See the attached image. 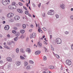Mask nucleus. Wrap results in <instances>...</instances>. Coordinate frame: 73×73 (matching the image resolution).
<instances>
[{
	"label": "nucleus",
	"mask_w": 73,
	"mask_h": 73,
	"mask_svg": "<svg viewBox=\"0 0 73 73\" xmlns=\"http://www.w3.org/2000/svg\"><path fill=\"white\" fill-rule=\"evenodd\" d=\"M17 11L18 12H19V13H23V12L20 9H18Z\"/></svg>",
	"instance_id": "17"
},
{
	"label": "nucleus",
	"mask_w": 73,
	"mask_h": 73,
	"mask_svg": "<svg viewBox=\"0 0 73 73\" xmlns=\"http://www.w3.org/2000/svg\"><path fill=\"white\" fill-rule=\"evenodd\" d=\"M26 5H27V7H28V3H27V4H26Z\"/></svg>",
	"instance_id": "59"
},
{
	"label": "nucleus",
	"mask_w": 73,
	"mask_h": 73,
	"mask_svg": "<svg viewBox=\"0 0 73 73\" xmlns=\"http://www.w3.org/2000/svg\"><path fill=\"white\" fill-rule=\"evenodd\" d=\"M33 6L34 8L36 7V5L34 3H33Z\"/></svg>",
	"instance_id": "30"
},
{
	"label": "nucleus",
	"mask_w": 73,
	"mask_h": 73,
	"mask_svg": "<svg viewBox=\"0 0 73 73\" xmlns=\"http://www.w3.org/2000/svg\"><path fill=\"white\" fill-rule=\"evenodd\" d=\"M22 27L23 29H25L26 27V25L25 24H23L22 25Z\"/></svg>",
	"instance_id": "20"
},
{
	"label": "nucleus",
	"mask_w": 73,
	"mask_h": 73,
	"mask_svg": "<svg viewBox=\"0 0 73 73\" xmlns=\"http://www.w3.org/2000/svg\"><path fill=\"white\" fill-rule=\"evenodd\" d=\"M60 7L62 9H65V5H64V4H62L60 5Z\"/></svg>",
	"instance_id": "15"
},
{
	"label": "nucleus",
	"mask_w": 73,
	"mask_h": 73,
	"mask_svg": "<svg viewBox=\"0 0 73 73\" xmlns=\"http://www.w3.org/2000/svg\"><path fill=\"white\" fill-rule=\"evenodd\" d=\"M54 68V66H51V67L50 68V69H53Z\"/></svg>",
	"instance_id": "36"
},
{
	"label": "nucleus",
	"mask_w": 73,
	"mask_h": 73,
	"mask_svg": "<svg viewBox=\"0 0 73 73\" xmlns=\"http://www.w3.org/2000/svg\"><path fill=\"white\" fill-rule=\"evenodd\" d=\"M41 5V3H40L39 5H38V7H40V6Z\"/></svg>",
	"instance_id": "48"
},
{
	"label": "nucleus",
	"mask_w": 73,
	"mask_h": 73,
	"mask_svg": "<svg viewBox=\"0 0 73 73\" xmlns=\"http://www.w3.org/2000/svg\"><path fill=\"white\" fill-rule=\"evenodd\" d=\"M19 5H23V4H22L21 2H19Z\"/></svg>",
	"instance_id": "38"
},
{
	"label": "nucleus",
	"mask_w": 73,
	"mask_h": 73,
	"mask_svg": "<svg viewBox=\"0 0 73 73\" xmlns=\"http://www.w3.org/2000/svg\"><path fill=\"white\" fill-rule=\"evenodd\" d=\"M47 60V58H46V56H44V59L43 60H44V61H46Z\"/></svg>",
	"instance_id": "22"
},
{
	"label": "nucleus",
	"mask_w": 73,
	"mask_h": 73,
	"mask_svg": "<svg viewBox=\"0 0 73 73\" xmlns=\"http://www.w3.org/2000/svg\"><path fill=\"white\" fill-rule=\"evenodd\" d=\"M14 19L15 20H18L20 19V17L18 15H16Z\"/></svg>",
	"instance_id": "7"
},
{
	"label": "nucleus",
	"mask_w": 73,
	"mask_h": 73,
	"mask_svg": "<svg viewBox=\"0 0 73 73\" xmlns=\"http://www.w3.org/2000/svg\"><path fill=\"white\" fill-rule=\"evenodd\" d=\"M20 58L21 59H22V60H24L25 59V58L23 57L22 56H20Z\"/></svg>",
	"instance_id": "21"
},
{
	"label": "nucleus",
	"mask_w": 73,
	"mask_h": 73,
	"mask_svg": "<svg viewBox=\"0 0 73 73\" xmlns=\"http://www.w3.org/2000/svg\"><path fill=\"white\" fill-rule=\"evenodd\" d=\"M2 3L4 5H8L10 3L9 0H2Z\"/></svg>",
	"instance_id": "1"
},
{
	"label": "nucleus",
	"mask_w": 73,
	"mask_h": 73,
	"mask_svg": "<svg viewBox=\"0 0 73 73\" xmlns=\"http://www.w3.org/2000/svg\"><path fill=\"white\" fill-rule=\"evenodd\" d=\"M29 16H30V17H31V14H29Z\"/></svg>",
	"instance_id": "56"
},
{
	"label": "nucleus",
	"mask_w": 73,
	"mask_h": 73,
	"mask_svg": "<svg viewBox=\"0 0 73 73\" xmlns=\"http://www.w3.org/2000/svg\"><path fill=\"white\" fill-rule=\"evenodd\" d=\"M56 41L57 44H61V39L60 38H56Z\"/></svg>",
	"instance_id": "3"
},
{
	"label": "nucleus",
	"mask_w": 73,
	"mask_h": 73,
	"mask_svg": "<svg viewBox=\"0 0 73 73\" xmlns=\"http://www.w3.org/2000/svg\"><path fill=\"white\" fill-rule=\"evenodd\" d=\"M40 53H41V51H37L35 52V54H36V55H37L40 54Z\"/></svg>",
	"instance_id": "12"
},
{
	"label": "nucleus",
	"mask_w": 73,
	"mask_h": 73,
	"mask_svg": "<svg viewBox=\"0 0 73 73\" xmlns=\"http://www.w3.org/2000/svg\"><path fill=\"white\" fill-rule=\"evenodd\" d=\"M13 9H16V5H14L13 6Z\"/></svg>",
	"instance_id": "31"
},
{
	"label": "nucleus",
	"mask_w": 73,
	"mask_h": 73,
	"mask_svg": "<svg viewBox=\"0 0 73 73\" xmlns=\"http://www.w3.org/2000/svg\"><path fill=\"white\" fill-rule=\"evenodd\" d=\"M56 18H58L59 17V16L58 15L56 14Z\"/></svg>",
	"instance_id": "33"
},
{
	"label": "nucleus",
	"mask_w": 73,
	"mask_h": 73,
	"mask_svg": "<svg viewBox=\"0 0 73 73\" xmlns=\"http://www.w3.org/2000/svg\"><path fill=\"white\" fill-rule=\"evenodd\" d=\"M51 48L52 50V51H54V48H53V46H52V45L51 46Z\"/></svg>",
	"instance_id": "32"
},
{
	"label": "nucleus",
	"mask_w": 73,
	"mask_h": 73,
	"mask_svg": "<svg viewBox=\"0 0 73 73\" xmlns=\"http://www.w3.org/2000/svg\"><path fill=\"white\" fill-rule=\"evenodd\" d=\"M71 10L72 11H73V8H72L71 9Z\"/></svg>",
	"instance_id": "64"
},
{
	"label": "nucleus",
	"mask_w": 73,
	"mask_h": 73,
	"mask_svg": "<svg viewBox=\"0 0 73 73\" xmlns=\"http://www.w3.org/2000/svg\"><path fill=\"white\" fill-rule=\"evenodd\" d=\"M12 5L13 6V5H15V4H16V3H15V2H13L12 3Z\"/></svg>",
	"instance_id": "35"
},
{
	"label": "nucleus",
	"mask_w": 73,
	"mask_h": 73,
	"mask_svg": "<svg viewBox=\"0 0 73 73\" xmlns=\"http://www.w3.org/2000/svg\"><path fill=\"white\" fill-rule=\"evenodd\" d=\"M21 1L23 2V3H24L25 2V1H24L23 0H21Z\"/></svg>",
	"instance_id": "58"
},
{
	"label": "nucleus",
	"mask_w": 73,
	"mask_h": 73,
	"mask_svg": "<svg viewBox=\"0 0 73 73\" xmlns=\"http://www.w3.org/2000/svg\"><path fill=\"white\" fill-rule=\"evenodd\" d=\"M14 29H15V30H17V28L16 27H14L13 28Z\"/></svg>",
	"instance_id": "39"
},
{
	"label": "nucleus",
	"mask_w": 73,
	"mask_h": 73,
	"mask_svg": "<svg viewBox=\"0 0 73 73\" xmlns=\"http://www.w3.org/2000/svg\"><path fill=\"white\" fill-rule=\"evenodd\" d=\"M24 56L25 57H27V56L25 54L24 55Z\"/></svg>",
	"instance_id": "57"
},
{
	"label": "nucleus",
	"mask_w": 73,
	"mask_h": 73,
	"mask_svg": "<svg viewBox=\"0 0 73 73\" xmlns=\"http://www.w3.org/2000/svg\"><path fill=\"white\" fill-rule=\"evenodd\" d=\"M31 28H33V25H31Z\"/></svg>",
	"instance_id": "50"
},
{
	"label": "nucleus",
	"mask_w": 73,
	"mask_h": 73,
	"mask_svg": "<svg viewBox=\"0 0 73 73\" xmlns=\"http://www.w3.org/2000/svg\"><path fill=\"white\" fill-rule=\"evenodd\" d=\"M5 29L7 31H8L9 29V26L8 25H6L4 27Z\"/></svg>",
	"instance_id": "8"
},
{
	"label": "nucleus",
	"mask_w": 73,
	"mask_h": 73,
	"mask_svg": "<svg viewBox=\"0 0 73 73\" xmlns=\"http://www.w3.org/2000/svg\"><path fill=\"white\" fill-rule=\"evenodd\" d=\"M38 46L39 48H41L42 47V44L40 42H38Z\"/></svg>",
	"instance_id": "10"
},
{
	"label": "nucleus",
	"mask_w": 73,
	"mask_h": 73,
	"mask_svg": "<svg viewBox=\"0 0 73 73\" xmlns=\"http://www.w3.org/2000/svg\"><path fill=\"white\" fill-rule=\"evenodd\" d=\"M16 52L17 53H19V48H17L16 49Z\"/></svg>",
	"instance_id": "27"
},
{
	"label": "nucleus",
	"mask_w": 73,
	"mask_h": 73,
	"mask_svg": "<svg viewBox=\"0 0 73 73\" xmlns=\"http://www.w3.org/2000/svg\"><path fill=\"white\" fill-rule=\"evenodd\" d=\"M7 36L8 37H10V35H9V34L7 35Z\"/></svg>",
	"instance_id": "51"
},
{
	"label": "nucleus",
	"mask_w": 73,
	"mask_h": 73,
	"mask_svg": "<svg viewBox=\"0 0 73 73\" xmlns=\"http://www.w3.org/2000/svg\"><path fill=\"white\" fill-rule=\"evenodd\" d=\"M54 13V11L53 10H49L48 13V14L49 15H53Z\"/></svg>",
	"instance_id": "2"
},
{
	"label": "nucleus",
	"mask_w": 73,
	"mask_h": 73,
	"mask_svg": "<svg viewBox=\"0 0 73 73\" xmlns=\"http://www.w3.org/2000/svg\"><path fill=\"white\" fill-rule=\"evenodd\" d=\"M29 62L30 64H33V62L32 60H29Z\"/></svg>",
	"instance_id": "26"
},
{
	"label": "nucleus",
	"mask_w": 73,
	"mask_h": 73,
	"mask_svg": "<svg viewBox=\"0 0 73 73\" xmlns=\"http://www.w3.org/2000/svg\"><path fill=\"white\" fill-rule=\"evenodd\" d=\"M70 18L72 20H73V16H71L70 17Z\"/></svg>",
	"instance_id": "41"
},
{
	"label": "nucleus",
	"mask_w": 73,
	"mask_h": 73,
	"mask_svg": "<svg viewBox=\"0 0 73 73\" xmlns=\"http://www.w3.org/2000/svg\"><path fill=\"white\" fill-rule=\"evenodd\" d=\"M8 8L10 9H13V6L12 5H11L8 6Z\"/></svg>",
	"instance_id": "13"
},
{
	"label": "nucleus",
	"mask_w": 73,
	"mask_h": 73,
	"mask_svg": "<svg viewBox=\"0 0 73 73\" xmlns=\"http://www.w3.org/2000/svg\"><path fill=\"white\" fill-rule=\"evenodd\" d=\"M29 32H32V29H30L29 31Z\"/></svg>",
	"instance_id": "53"
},
{
	"label": "nucleus",
	"mask_w": 73,
	"mask_h": 73,
	"mask_svg": "<svg viewBox=\"0 0 73 73\" xmlns=\"http://www.w3.org/2000/svg\"><path fill=\"white\" fill-rule=\"evenodd\" d=\"M8 68H11V64H9L7 66Z\"/></svg>",
	"instance_id": "28"
},
{
	"label": "nucleus",
	"mask_w": 73,
	"mask_h": 73,
	"mask_svg": "<svg viewBox=\"0 0 73 73\" xmlns=\"http://www.w3.org/2000/svg\"><path fill=\"white\" fill-rule=\"evenodd\" d=\"M7 61H9V62H11V61H12V58L10 57H7Z\"/></svg>",
	"instance_id": "9"
},
{
	"label": "nucleus",
	"mask_w": 73,
	"mask_h": 73,
	"mask_svg": "<svg viewBox=\"0 0 73 73\" xmlns=\"http://www.w3.org/2000/svg\"><path fill=\"white\" fill-rule=\"evenodd\" d=\"M20 64H21V62L18 61L16 63V65L17 66H19Z\"/></svg>",
	"instance_id": "14"
},
{
	"label": "nucleus",
	"mask_w": 73,
	"mask_h": 73,
	"mask_svg": "<svg viewBox=\"0 0 73 73\" xmlns=\"http://www.w3.org/2000/svg\"><path fill=\"white\" fill-rule=\"evenodd\" d=\"M8 46H5L4 47L5 48H7V47Z\"/></svg>",
	"instance_id": "61"
},
{
	"label": "nucleus",
	"mask_w": 73,
	"mask_h": 73,
	"mask_svg": "<svg viewBox=\"0 0 73 73\" xmlns=\"http://www.w3.org/2000/svg\"><path fill=\"white\" fill-rule=\"evenodd\" d=\"M26 51L28 53H30L31 51V49L29 48H28L26 50Z\"/></svg>",
	"instance_id": "11"
},
{
	"label": "nucleus",
	"mask_w": 73,
	"mask_h": 73,
	"mask_svg": "<svg viewBox=\"0 0 73 73\" xmlns=\"http://www.w3.org/2000/svg\"><path fill=\"white\" fill-rule=\"evenodd\" d=\"M25 32V31L24 30H21L20 31V32L21 33H22V34H23V33H24Z\"/></svg>",
	"instance_id": "16"
},
{
	"label": "nucleus",
	"mask_w": 73,
	"mask_h": 73,
	"mask_svg": "<svg viewBox=\"0 0 73 73\" xmlns=\"http://www.w3.org/2000/svg\"><path fill=\"white\" fill-rule=\"evenodd\" d=\"M66 62V64H67V65H70L72 64V62L70 61V60H67Z\"/></svg>",
	"instance_id": "6"
},
{
	"label": "nucleus",
	"mask_w": 73,
	"mask_h": 73,
	"mask_svg": "<svg viewBox=\"0 0 73 73\" xmlns=\"http://www.w3.org/2000/svg\"><path fill=\"white\" fill-rule=\"evenodd\" d=\"M3 24H5V21H3Z\"/></svg>",
	"instance_id": "54"
},
{
	"label": "nucleus",
	"mask_w": 73,
	"mask_h": 73,
	"mask_svg": "<svg viewBox=\"0 0 73 73\" xmlns=\"http://www.w3.org/2000/svg\"><path fill=\"white\" fill-rule=\"evenodd\" d=\"M12 32L13 33H16V31L15 30H13Z\"/></svg>",
	"instance_id": "29"
},
{
	"label": "nucleus",
	"mask_w": 73,
	"mask_h": 73,
	"mask_svg": "<svg viewBox=\"0 0 73 73\" xmlns=\"http://www.w3.org/2000/svg\"><path fill=\"white\" fill-rule=\"evenodd\" d=\"M41 29H40V28H39V29H38V31L39 33H40V30Z\"/></svg>",
	"instance_id": "45"
},
{
	"label": "nucleus",
	"mask_w": 73,
	"mask_h": 73,
	"mask_svg": "<svg viewBox=\"0 0 73 73\" xmlns=\"http://www.w3.org/2000/svg\"><path fill=\"white\" fill-rule=\"evenodd\" d=\"M48 73H51V72L49 71H48Z\"/></svg>",
	"instance_id": "55"
},
{
	"label": "nucleus",
	"mask_w": 73,
	"mask_h": 73,
	"mask_svg": "<svg viewBox=\"0 0 73 73\" xmlns=\"http://www.w3.org/2000/svg\"><path fill=\"white\" fill-rule=\"evenodd\" d=\"M65 34H66V35H68V33H69V32L67 31H65Z\"/></svg>",
	"instance_id": "43"
},
{
	"label": "nucleus",
	"mask_w": 73,
	"mask_h": 73,
	"mask_svg": "<svg viewBox=\"0 0 73 73\" xmlns=\"http://www.w3.org/2000/svg\"><path fill=\"white\" fill-rule=\"evenodd\" d=\"M44 44H46V45H47V43L45 41L44 42Z\"/></svg>",
	"instance_id": "47"
},
{
	"label": "nucleus",
	"mask_w": 73,
	"mask_h": 73,
	"mask_svg": "<svg viewBox=\"0 0 73 73\" xmlns=\"http://www.w3.org/2000/svg\"><path fill=\"white\" fill-rule=\"evenodd\" d=\"M23 8L25 9V10H27V8L24 6L23 7Z\"/></svg>",
	"instance_id": "46"
},
{
	"label": "nucleus",
	"mask_w": 73,
	"mask_h": 73,
	"mask_svg": "<svg viewBox=\"0 0 73 73\" xmlns=\"http://www.w3.org/2000/svg\"><path fill=\"white\" fill-rule=\"evenodd\" d=\"M55 56L56 58H60V56H58V55L57 54H55Z\"/></svg>",
	"instance_id": "23"
},
{
	"label": "nucleus",
	"mask_w": 73,
	"mask_h": 73,
	"mask_svg": "<svg viewBox=\"0 0 73 73\" xmlns=\"http://www.w3.org/2000/svg\"><path fill=\"white\" fill-rule=\"evenodd\" d=\"M43 30H44V31H46V28H44V27H43Z\"/></svg>",
	"instance_id": "42"
},
{
	"label": "nucleus",
	"mask_w": 73,
	"mask_h": 73,
	"mask_svg": "<svg viewBox=\"0 0 73 73\" xmlns=\"http://www.w3.org/2000/svg\"><path fill=\"white\" fill-rule=\"evenodd\" d=\"M3 62V61L2 60H0V63H2Z\"/></svg>",
	"instance_id": "60"
},
{
	"label": "nucleus",
	"mask_w": 73,
	"mask_h": 73,
	"mask_svg": "<svg viewBox=\"0 0 73 73\" xmlns=\"http://www.w3.org/2000/svg\"><path fill=\"white\" fill-rule=\"evenodd\" d=\"M3 37V35H2L0 34V38H1Z\"/></svg>",
	"instance_id": "52"
},
{
	"label": "nucleus",
	"mask_w": 73,
	"mask_h": 73,
	"mask_svg": "<svg viewBox=\"0 0 73 73\" xmlns=\"http://www.w3.org/2000/svg\"><path fill=\"white\" fill-rule=\"evenodd\" d=\"M30 38H35L36 37V34L35 33H33L32 35H30Z\"/></svg>",
	"instance_id": "4"
},
{
	"label": "nucleus",
	"mask_w": 73,
	"mask_h": 73,
	"mask_svg": "<svg viewBox=\"0 0 73 73\" xmlns=\"http://www.w3.org/2000/svg\"><path fill=\"white\" fill-rule=\"evenodd\" d=\"M17 35H16V36H19V35H20V33H19V32H18L17 33Z\"/></svg>",
	"instance_id": "37"
},
{
	"label": "nucleus",
	"mask_w": 73,
	"mask_h": 73,
	"mask_svg": "<svg viewBox=\"0 0 73 73\" xmlns=\"http://www.w3.org/2000/svg\"><path fill=\"white\" fill-rule=\"evenodd\" d=\"M24 65L25 66H27V65H28V62L26 61L24 62Z\"/></svg>",
	"instance_id": "19"
},
{
	"label": "nucleus",
	"mask_w": 73,
	"mask_h": 73,
	"mask_svg": "<svg viewBox=\"0 0 73 73\" xmlns=\"http://www.w3.org/2000/svg\"><path fill=\"white\" fill-rule=\"evenodd\" d=\"M18 37H17L16 38H14V41H17V40H18Z\"/></svg>",
	"instance_id": "25"
},
{
	"label": "nucleus",
	"mask_w": 73,
	"mask_h": 73,
	"mask_svg": "<svg viewBox=\"0 0 73 73\" xmlns=\"http://www.w3.org/2000/svg\"><path fill=\"white\" fill-rule=\"evenodd\" d=\"M71 46L72 49L73 50V44L71 45Z\"/></svg>",
	"instance_id": "44"
},
{
	"label": "nucleus",
	"mask_w": 73,
	"mask_h": 73,
	"mask_svg": "<svg viewBox=\"0 0 73 73\" xmlns=\"http://www.w3.org/2000/svg\"><path fill=\"white\" fill-rule=\"evenodd\" d=\"M25 14H26V15H28V12L27 11H25Z\"/></svg>",
	"instance_id": "34"
},
{
	"label": "nucleus",
	"mask_w": 73,
	"mask_h": 73,
	"mask_svg": "<svg viewBox=\"0 0 73 73\" xmlns=\"http://www.w3.org/2000/svg\"><path fill=\"white\" fill-rule=\"evenodd\" d=\"M27 69H31V67H30V66H27Z\"/></svg>",
	"instance_id": "24"
},
{
	"label": "nucleus",
	"mask_w": 73,
	"mask_h": 73,
	"mask_svg": "<svg viewBox=\"0 0 73 73\" xmlns=\"http://www.w3.org/2000/svg\"><path fill=\"white\" fill-rule=\"evenodd\" d=\"M33 17H35V16L34 15H33Z\"/></svg>",
	"instance_id": "63"
},
{
	"label": "nucleus",
	"mask_w": 73,
	"mask_h": 73,
	"mask_svg": "<svg viewBox=\"0 0 73 73\" xmlns=\"http://www.w3.org/2000/svg\"><path fill=\"white\" fill-rule=\"evenodd\" d=\"M21 52L23 53H25V51H24V50L23 48H21L20 50Z\"/></svg>",
	"instance_id": "18"
},
{
	"label": "nucleus",
	"mask_w": 73,
	"mask_h": 73,
	"mask_svg": "<svg viewBox=\"0 0 73 73\" xmlns=\"http://www.w3.org/2000/svg\"><path fill=\"white\" fill-rule=\"evenodd\" d=\"M13 13H10L7 14V17L9 18H10V17H13Z\"/></svg>",
	"instance_id": "5"
},
{
	"label": "nucleus",
	"mask_w": 73,
	"mask_h": 73,
	"mask_svg": "<svg viewBox=\"0 0 73 73\" xmlns=\"http://www.w3.org/2000/svg\"><path fill=\"white\" fill-rule=\"evenodd\" d=\"M26 41H29V38L28 37L27 38Z\"/></svg>",
	"instance_id": "40"
},
{
	"label": "nucleus",
	"mask_w": 73,
	"mask_h": 73,
	"mask_svg": "<svg viewBox=\"0 0 73 73\" xmlns=\"http://www.w3.org/2000/svg\"><path fill=\"white\" fill-rule=\"evenodd\" d=\"M6 48L7 49H10V48L8 46H7V48Z\"/></svg>",
	"instance_id": "49"
},
{
	"label": "nucleus",
	"mask_w": 73,
	"mask_h": 73,
	"mask_svg": "<svg viewBox=\"0 0 73 73\" xmlns=\"http://www.w3.org/2000/svg\"><path fill=\"white\" fill-rule=\"evenodd\" d=\"M35 24L36 25V27H37V25H38L36 23H35Z\"/></svg>",
	"instance_id": "62"
}]
</instances>
